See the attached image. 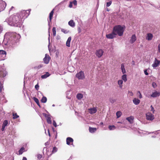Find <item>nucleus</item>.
I'll list each match as a JSON object with an SVG mask.
<instances>
[{"label": "nucleus", "instance_id": "obj_1", "mask_svg": "<svg viewBox=\"0 0 160 160\" xmlns=\"http://www.w3.org/2000/svg\"><path fill=\"white\" fill-rule=\"evenodd\" d=\"M12 24L15 27H20L22 24V20L20 18L18 14L12 17Z\"/></svg>", "mask_w": 160, "mask_h": 160}, {"label": "nucleus", "instance_id": "obj_2", "mask_svg": "<svg viewBox=\"0 0 160 160\" xmlns=\"http://www.w3.org/2000/svg\"><path fill=\"white\" fill-rule=\"evenodd\" d=\"M113 31L115 35L119 36H122L124 31L123 28L120 25L116 26L113 28Z\"/></svg>", "mask_w": 160, "mask_h": 160}, {"label": "nucleus", "instance_id": "obj_3", "mask_svg": "<svg viewBox=\"0 0 160 160\" xmlns=\"http://www.w3.org/2000/svg\"><path fill=\"white\" fill-rule=\"evenodd\" d=\"M20 37L19 34L16 33L13 34V35L10 37L8 41L9 43L12 45H15L18 41V39Z\"/></svg>", "mask_w": 160, "mask_h": 160}, {"label": "nucleus", "instance_id": "obj_4", "mask_svg": "<svg viewBox=\"0 0 160 160\" xmlns=\"http://www.w3.org/2000/svg\"><path fill=\"white\" fill-rule=\"evenodd\" d=\"M30 14V11L29 10L26 11H23L18 14V16L21 19L24 18H26Z\"/></svg>", "mask_w": 160, "mask_h": 160}, {"label": "nucleus", "instance_id": "obj_5", "mask_svg": "<svg viewBox=\"0 0 160 160\" xmlns=\"http://www.w3.org/2000/svg\"><path fill=\"white\" fill-rule=\"evenodd\" d=\"M7 74V73L5 68L2 67H0V80H2Z\"/></svg>", "mask_w": 160, "mask_h": 160}, {"label": "nucleus", "instance_id": "obj_6", "mask_svg": "<svg viewBox=\"0 0 160 160\" xmlns=\"http://www.w3.org/2000/svg\"><path fill=\"white\" fill-rule=\"evenodd\" d=\"M76 77L79 80H82L84 79L85 78V76L83 72L81 71L78 73L76 75Z\"/></svg>", "mask_w": 160, "mask_h": 160}, {"label": "nucleus", "instance_id": "obj_7", "mask_svg": "<svg viewBox=\"0 0 160 160\" xmlns=\"http://www.w3.org/2000/svg\"><path fill=\"white\" fill-rule=\"evenodd\" d=\"M104 52L101 49L96 50L95 53L96 56L98 58L101 57L103 55Z\"/></svg>", "mask_w": 160, "mask_h": 160}, {"label": "nucleus", "instance_id": "obj_8", "mask_svg": "<svg viewBox=\"0 0 160 160\" xmlns=\"http://www.w3.org/2000/svg\"><path fill=\"white\" fill-rule=\"evenodd\" d=\"M146 119L148 120L152 121L154 118V115L150 112H148L146 114Z\"/></svg>", "mask_w": 160, "mask_h": 160}, {"label": "nucleus", "instance_id": "obj_9", "mask_svg": "<svg viewBox=\"0 0 160 160\" xmlns=\"http://www.w3.org/2000/svg\"><path fill=\"white\" fill-rule=\"evenodd\" d=\"M50 59L51 58L49 55L48 54H46L45 55L44 58L43 59L44 62L45 64H48L49 62Z\"/></svg>", "mask_w": 160, "mask_h": 160}, {"label": "nucleus", "instance_id": "obj_10", "mask_svg": "<svg viewBox=\"0 0 160 160\" xmlns=\"http://www.w3.org/2000/svg\"><path fill=\"white\" fill-rule=\"evenodd\" d=\"M160 63V61L158 60L156 58H155L153 64L152 66L154 68H155L158 66Z\"/></svg>", "mask_w": 160, "mask_h": 160}, {"label": "nucleus", "instance_id": "obj_11", "mask_svg": "<svg viewBox=\"0 0 160 160\" xmlns=\"http://www.w3.org/2000/svg\"><path fill=\"white\" fill-rule=\"evenodd\" d=\"M116 35L112 31V33L108 34H106V37L107 38L112 39L116 37Z\"/></svg>", "mask_w": 160, "mask_h": 160}, {"label": "nucleus", "instance_id": "obj_12", "mask_svg": "<svg viewBox=\"0 0 160 160\" xmlns=\"http://www.w3.org/2000/svg\"><path fill=\"white\" fill-rule=\"evenodd\" d=\"M6 52L5 51L0 50V57H3L2 60L4 59V58L6 57Z\"/></svg>", "mask_w": 160, "mask_h": 160}, {"label": "nucleus", "instance_id": "obj_13", "mask_svg": "<svg viewBox=\"0 0 160 160\" xmlns=\"http://www.w3.org/2000/svg\"><path fill=\"white\" fill-rule=\"evenodd\" d=\"M73 139L71 137H68L66 139V143L68 145H70L71 143H73Z\"/></svg>", "mask_w": 160, "mask_h": 160}, {"label": "nucleus", "instance_id": "obj_14", "mask_svg": "<svg viewBox=\"0 0 160 160\" xmlns=\"http://www.w3.org/2000/svg\"><path fill=\"white\" fill-rule=\"evenodd\" d=\"M89 112L91 114L95 113L97 111V109L95 108H90L88 109Z\"/></svg>", "mask_w": 160, "mask_h": 160}, {"label": "nucleus", "instance_id": "obj_15", "mask_svg": "<svg viewBox=\"0 0 160 160\" xmlns=\"http://www.w3.org/2000/svg\"><path fill=\"white\" fill-rule=\"evenodd\" d=\"M153 38V35L151 33H148L147 34V36L146 37V39L148 40H151Z\"/></svg>", "mask_w": 160, "mask_h": 160}, {"label": "nucleus", "instance_id": "obj_16", "mask_svg": "<svg viewBox=\"0 0 160 160\" xmlns=\"http://www.w3.org/2000/svg\"><path fill=\"white\" fill-rule=\"evenodd\" d=\"M136 40V35L135 34L132 35L131 37L130 42L131 43H132L134 42Z\"/></svg>", "mask_w": 160, "mask_h": 160}, {"label": "nucleus", "instance_id": "obj_17", "mask_svg": "<svg viewBox=\"0 0 160 160\" xmlns=\"http://www.w3.org/2000/svg\"><path fill=\"white\" fill-rule=\"evenodd\" d=\"M133 103L136 105H138L140 102V100L136 98H134L133 100Z\"/></svg>", "mask_w": 160, "mask_h": 160}, {"label": "nucleus", "instance_id": "obj_18", "mask_svg": "<svg viewBox=\"0 0 160 160\" xmlns=\"http://www.w3.org/2000/svg\"><path fill=\"white\" fill-rule=\"evenodd\" d=\"M160 95V93L159 92L156 91L153 93H152V94L151 95V97L155 98L157 96H159Z\"/></svg>", "mask_w": 160, "mask_h": 160}, {"label": "nucleus", "instance_id": "obj_19", "mask_svg": "<svg viewBox=\"0 0 160 160\" xmlns=\"http://www.w3.org/2000/svg\"><path fill=\"white\" fill-rule=\"evenodd\" d=\"M133 119L134 117L132 116H131L126 118V119L130 123H133Z\"/></svg>", "mask_w": 160, "mask_h": 160}, {"label": "nucleus", "instance_id": "obj_20", "mask_svg": "<svg viewBox=\"0 0 160 160\" xmlns=\"http://www.w3.org/2000/svg\"><path fill=\"white\" fill-rule=\"evenodd\" d=\"M50 74L48 72H45V74L43 75H42L41 76V78L42 79L46 78L47 77H48L50 76Z\"/></svg>", "mask_w": 160, "mask_h": 160}, {"label": "nucleus", "instance_id": "obj_21", "mask_svg": "<svg viewBox=\"0 0 160 160\" xmlns=\"http://www.w3.org/2000/svg\"><path fill=\"white\" fill-rule=\"evenodd\" d=\"M71 40V37H69L66 42V45L68 47H70V42Z\"/></svg>", "mask_w": 160, "mask_h": 160}, {"label": "nucleus", "instance_id": "obj_22", "mask_svg": "<svg viewBox=\"0 0 160 160\" xmlns=\"http://www.w3.org/2000/svg\"><path fill=\"white\" fill-rule=\"evenodd\" d=\"M89 130L90 132L93 133L96 132L97 130V128H95L89 127Z\"/></svg>", "mask_w": 160, "mask_h": 160}, {"label": "nucleus", "instance_id": "obj_23", "mask_svg": "<svg viewBox=\"0 0 160 160\" xmlns=\"http://www.w3.org/2000/svg\"><path fill=\"white\" fill-rule=\"evenodd\" d=\"M68 25L70 26L74 27L75 26V23L72 20H70L68 23Z\"/></svg>", "mask_w": 160, "mask_h": 160}, {"label": "nucleus", "instance_id": "obj_24", "mask_svg": "<svg viewBox=\"0 0 160 160\" xmlns=\"http://www.w3.org/2000/svg\"><path fill=\"white\" fill-rule=\"evenodd\" d=\"M121 68L122 70V72L123 74L126 73V72L124 68V63H122L121 65Z\"/></svg>", "mask_w": 160, "mask_h": 160}, {"label": "nucleus", "instance_id": "obj_25", "mask_svg": "<svg viewBox=\"0 0 160 160\" xmlns=\"http://www.w3.org/2000/svg\"><path fill=\"white\" fill-rule=\"evenodd\" d=\"M54 13V9H53L50 12L49 16V22H50L52 18L53 15Z\"/></svg>", "mask_w": 160, "mask_h": 160}, {"label": "nucleus", "instance_id": "obj_26", "mask_svg": "<svg viewBox=\"0 0 160 160\" xmlns=\"http://www.w3.org/2000/svg\"><path fill=\"white\" fill-rule=\"evenodd\" d=\"M12 115L13 116L12 118L14 119H17L19 117V116L17 114V113L14 112L12 113Z\"/></svg>", "mask_w": 160, "mask_h": 160}, {"label": "nucleus", "instance_id": "obj_27", "mask_svg": "<svg viewBox=\"0 0 160 160\" xmlns=\"http://www.w3.org/2000/svg\"><path fill=\"white\" fill-rule=\"evenodd\" d=\"M77 98L78 100L81 99L83 97V95L81 93H78L77 95Z\"/></svg>", "mask_w": 160, "mask_h": 160}, {"label": "nucleus", "instance_id": "obj_28", "mask_svg": "<svg viewBox=\"0 0 160 160\" xmlns=\"http://www.w3.org/2000/svg\"><path fill=\"white\" fill-rule=\"evenodd\" d=\"M25 151V148L23 147L21 148L19 151V154L21 155L23 152Z\"/></svg>", "mask_w": 160, "mask_h": 160}, {"label": "nucleus", "instance_id": "obj_29", "mask_svg": "<svg viewBox=\"0 0 160 160\" xmlns=\"http://www.w3.org/2000/svg\"><path fill=\"white\" fill-rule=\"evenodd\" d=\"M122 79L125 82H126L127 81V75L126 74H123L122 77Z\"/></svg>", "mask_w": 160, "mask_h": 160}, {"label": "nucleus", "instance_id": "obj_30", "mask_svg": "<svg viewBox=\"0 0 160 160\" xmlns=\"http://www.w3.org/2000/svg\"><path fill=\"white\" fill-rule=\"evenodd\" d=\"M123 83V81L122 80H119L118 81V84L119 86V87L122 88V84Z\"/></svg>", "mask_w": 160, "mask_h": 160}, {"label": "nucleus", "instance_id": "obj_31", "mask_svg": "<svg viewBox=\"0 0 160 160\" xmlns=\"http://www.w3.org/2000/svg\"><path fill=\"white\" fill-rule=\"evenodd\" d=\"M47 101V98L44 96H43L42 98L41 101L43 103H45Z\"/></svg>", "mask_w": 160, "mask_h": 160}, {"label": "nucleus", "instance_id": "obj_32", "mask_svg": "<svg viewBox=\"0 0 160 160\" xmlns=\"http://www.w3.org/2000/svg\"><path fill=\"white\" fill-rule=\"evenodd\" d=\"M61 31L65 34H67L69 32V31L65 29H62Z\"/></svg>", "mask_w": 160, "mask_h": 160}, {"label": "nucleus", "instance_id": "obj_33", "mask_svg": "<svg viewBox=\"0 0 160 160\" xmlns=\"http://www.w3.org/2000/svg\"><path fill=\"white\" fill-rule=\"evenodd\" d=\"M122 112L120 111H118L116 112V116L117 117V118H119L122 115Z\"/></svg>", "mask_w": 160, "mask_h": 160}, {"label": "nucleus", "instance_id": "obj_34", "mask_svg": "<svg viewBox=\"0 0 160 160\" xmlns=\"http://www.w3.org/2000/svg\"><path fill=\"white\" fill-rule=\"evenodd\" d=\"M58 150V148L55 147H53V149L52 151V153H54L56 152Z\"/></svg>", "mask_w": 160, "mask_h": 160}, {"label": "nucleus", "instance_id": "obj_35", "mask_svg": "<svg viewBox=\"0 0 160 160\" xmlns=\"http://www.w3.org/2000/svg\"><path fill=\"white\" fill-rule=\"evenodd\" d=\"M108 128L110 130H112L114 129H115V127L114 125H109L108 127Z\"/></svg>", "mask_w": 160, "mask_h": 160}, {"label": "nucleus", "instance_id": "obj_36", "mask_svg": "<svg viewBox=\"0 0 160 160\" xmlns=\"http://www.w3.org/2000/svg\"><path fill=\"white\" fill-rule=\"evenodd\" d=\"M8 124V121L7 120H5L3 122L2 125L3 127H5L7 126Z\"/></svg>", "mask_w": 160, "mask_h": 160}, {"label": "nucleus", "instance_id": "obj_37", "mask_svg": "<svg viewBox=\"0 0 160 160\" xmlns=\"http://www.w3.org/2000/svg\"><path fill=\"white\" fill-rule=\"evenodd\" d=\"M53 32V35L54 36H55L56 35V28L55 27H53L52 29Z\"/></svg>", "mask_w": 160, "mask_h": 160}, {"label": "nucleus", "instance_id": "obj_38", "mask_svg": "<svg viewBox=\"0 0 160 160\" xmlns=\"http://www.w3.org/2000/svg\"><path fill=\"white\" fill-rule=\"evenodd\" d=\"M47 120L48 123L49 124H51L52 123V121L51 120V118L49 117H48L47 119Z\"/></svg>", "mask_w": 160, "mask_h": 160}, {"label": "nucleus", "instance_id": "obj_39", "mask_svg": "<svg viewBox=\"0 0 160 160\" xmlns=\"http://www.w3.org/2000/svg\"><path fill=\"white\" fill-rule=\"evenodd\" d=\"M137 95H138L139 98L141 99L142 98V94L139 91H138L137 92Z\"/></svg>", "mask_w": 160, "mask_h": 160}, {"label": "nucleus", "instance_id": "obj_40", "mask_svg": "<svg viewBox=\"0 0 160 160\" xmlns=\"http://www.w3.org/2000/svg\"><path fill=\"white\" fill-rule=\"evenodd\" d=\"M109 101L111 103H113L115 102V100L112 98H109Z\"/></svg>", "mask_w": 160, "mask_h": 160}, {"label": "nucleus", "instance_id": "obj_41", "mask_svg": "<svg viewBox=\"0 0 160 160\" xmlns=\"http://www.w3.org/2000/svg\"><path fill=\"white\" fill-rule=\"evenodd\" d=\"M33 99L36 103H38L39 100L38 99L35 97H33Z\"/></svg>", "mask_w": 160, "mask_h": 160}, {"label": "nucleus", "instance_id": "obj_42", "mask_svg": "<svg viewBox=\"0 0 160 160\" xmlns=\"http://www.w3.org/2000/svg\"><path fill=\"white\" fill-rule=\"evenodd\" d=\"M111 3H112V1H110L109 2H107L106 3V6L107 7H109L111 5Z\"/></svg>", "mask_w": 160, "mask_h": 160}, {"label": "nucleus", "instance_id": "obj_43", "mask_svg": "<svg viewBox=\"0 0 160 160\" xmlns=\"http://www.w3.org/2000/svg\"><path fill=\"white\" fill-rule=\"evenodd\" d=\"M152 86L154 88H156L157 87V85L156 83L155 82H153L152 83Z\"/></svg>", "mask_w": 160, "mask_h": 160}, {"label": "nucleus", "instance_id": "obj_44", "mask_svg": "<svg viewBox=\"0 0 160 160\" xmlns=\"http://www.w3.org/2000/svg\"><path fill=\"white\" fill-rule=\"evenodd\" d=\"M37 157L38 159H40L42 158V155L40 154H38L37 155Z\"/></svg>", "mask_w": 160, "mask_h": 160}, {"label": "nucleus", "instance_id": "obj_45", "mask_svg": "<svg viewBox=\"0 0 160 160\" xmlns=\"http://www.w3.org/2000/svg\"><path fill=\"white\" fill-rule=\"evenodd\" d=\"M3 88V86L2 84L1 83V82H0V92H2V89Z\"/></svg>", "mask_w": 160, "mask_h": 160}, {"label": "nucleus", "instance_id": "obj_46", "mask_svg": "<svg viewBox=\"0 0 160 160\" xmlns=\"http://www.w3.org/2000/svg\"><path fill=\"white\" fill-rule=\"evenodd\" d=\"M72 2V3L74 5H77V1L76 0H74Z\"/></svg>", "mask_w": 160, "mask_h": 160}, {"label": "nucleus", "instance_id": "obj_47", "mask_svg": "<svg viewBox=\"0 0 160 160\" xmlns=\"http://www.w3.org/2000/svg\"><path fill=\"white\" fill-rule=\"evenodd\" d=\"M128 94H129L130 96H133V92H132V91H128Z\"/></svg>", "mask_w": 160, "mask_h": 160}, {"label": "nucleus", "instance_id": "obj_48", "mask_svg": "<svg viewBox=\"0 0 160 160\" xmlns=\"http://www.w3.org/2000/svg\"><path fill=\"white\" fill-rule=\"evenodd\" d=\"M35 88L36 90H38L39 88V86L37 84L35 86Z\"/></svg>", "mask_w": 160, "mask_h": 160}, {"label": "nucleus", "instance_id": "obj_49", "mask_svg": "<svg viewBox=\"0 0 160 160\" xmlns=\"http://www.w3.org/2000/svg\"><path fill=\"white\" fill-rule=\"evenodd\" d=\"M147 70L146 69L144 70V73L146 75H148V73L147 72Z\"/></svg>", "mask_w": 160, "mask_h": 160}, {"label": "nucleus", "instance_id": "obj_50", "mask_svg": "<svg viewBox=\"0 0 160 160\" xmlns=\"http://www.w3.org/2000/svg\"><path fill=\"white\" fill-rule=\"evenodd\" d=\"M53 126L54 127H57L56 123L55 122V121L54 120L53 121Z\"/></svg>", "mask_w": 160, "mask_h": 160}, {"label": "nucleus", "instance_id": "obj_51", "mask_svg": "<svg viewBox=\"0 0 160 160\" xmlns=\"http://www.w3.org/2000/svg\"><path fill=\"white\" fill-rule=\"evenodd\" d=\"M72 2H70L69 5V6L70 8H71L72 7Z\"/></svg>", "mask_w": 160, "mask_h": 160}, {"label": "nucleus", "instance_id": "obj_52", "mask_svg": "<svg viewBox=\"0 0 160 160\" xmlns=\"http://www.w3.org/2000/svg\"><path fill=\"white\" fill-rule=\"evenodd\" d=\"M158 52L160 53V43L158 46Z\"/></svg>", "mask_w": 160, "mask_h": 160}, {"label": "nucleus", "instance_id": "obj_53", "mask_svg": "<svg viewBox=\"0 0 160 160\" xmlns=\"http://www.w3.org/2000/svg\"><path fill=\"white\" fill-rule=\"evenodd\" d=\"M150 108L151 109V110L152 111H153V112L154 108L152 106V105H151L150 107Z\"/></svg>", "mask_w": 160, "mask_h": 160}, {"label": "nucleus", "instance_id": "obj_54", "mask_svg": "<svg viewBox=\"0 0 160 160\" xmlns=\"http://www.w3.org/2000/svg\"><path fill=\"white\" fill-rule=\"evenodd\" d=\"M5 127H3V126L2 125V131H3L4 129V128H5Z\"/></svg>", "mask_w": 160, "mask_h": 160}, {"label": "nucleus", "instance_id": "obj_55", "mask_svg": "<svg viewBox=\"0 0 160 160\" xmlns=\"http://www.w3.org/2000/svg\"><path fill=\"white\" fill-rule=\"evenodd\" d=\"M22 160H27V159L25 157H23Z\"/></svg>", "mask_w": 160, "mask_h": 160}, {"label": "nucleus", "instance_id": "obj_56", "mask_svg": "<svg viewBox=\"0 0 160 160\" xmlns=\"http://www.w3.org/2000/svg\"><path fill=\"white\" fill-rule=\"evenodd\" d=\"M37 105L39 107H40V104H39V102H38V103H37Z\"/></svg>", "mask_w": 160, "mask_h": 160}, {"label": "nucleus", "instance_id": "obj_57", "mask_svg": "<svg viewBox=\"0 0 160 160\" xmlns=\"http://www.w3.org/2000/svg\"><path fill=\"white\" fill-rule=\"evenodd\" d=\"M103 122H101V123H100V124L101 125H103Z\"/></svg>", "mask_w": 160, "mask_h": 160}, {"label": "nucleus", "instance_id": "obj_58", "mask_svg": "<svg viewBox=\"0 0 160 160\" xmlns=\"http://www.w3.org/2000/svg\"><path fill=\"white\" fill-rule=\"evenodd\" d=\"M48 132H49V130H48ZM48 134H49V136H50V133H49H49H48Z\"/></svg>", "mask_w": 160, "mask_h": 160}, {"label": "nucleus", "instance_id": "obj_59", "mask_svg": "<svg viewBox=\"0 0 160 160\" xmlns=\"http://www.w3.org/2000/svg\"><path fill=\"white\" fill-rule=\"evenodd\" d=\"M80 30H79V32L80 33Z\"/></svg>", "mask_w": 160, "mask_h": 160}, {"label": "nucleus", "instance_id": "obj_60", "mask_svg": "<svg viewBox=\"0 0 160 160\" xmlns=\"http://www.w3.org/2000/svg\"><path fill=\"white\" fill-rule=\"evenodd\" d=\"M45 144H47V143H45Z\"/></svg>", "mask_w": 160, "mask_h": 160}, {"label": "nucleus", "instance_id": "obj_61", "mask_svg": "<svg viewBox=\"0 0 160 160\" xmlns=\"http://www.w3.org/2000/svg\"><path fill=\"white\" fill-rule=\"evenodd\" d=\"M45 144H47V143H45Z\"/></svg>", "mask_w": 160, "mask_h": 160}]
</instances>
